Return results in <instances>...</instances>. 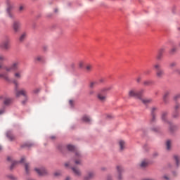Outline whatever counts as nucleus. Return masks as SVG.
<instances>
[{
    "mask_svg": "<svg viewBox=\"0 0 180 180\" xmlns=\"http://www.w3.org/2000/svg\"><path fill=\"white\" fill-rule=\"evenodd\" d=\"M110 88H104L100 91L98 94L99 101H105L106 99V94H108V91H110Z\"/></svg>",
    "mask_w": 180,
    "mask_h": 180,
    "instance_id": "obj_1",
    "label": "nucleus"
},
{
    "mask_svg": "<svg viewBox=\"0 0 180 180\" xmlns=\"http://www.w3.org/2000/svg\"><path fill=\"white\" fill-rule=\"evenodd\" d=\"M129 96H133L137 99H141V92H137L135 90H131L129 93Z\"/></svg>",
    "mask_w": 180,
    "mask_h": 180,
    "instance_id": "obj_2",
    "label": "nucleus"
},
{
    "mask_svg": "<svg viewBox=\"0 0 180 180\" xmlns=\"http://www.w3.org/2000/svg\"><path fill=\"white\" fill-rule=\"evenodd\" d=\"M36 172H37V174L41 176L43 175H46V174H47V172H46V169H34Z\"/></svg>",
    "mask_w": 180,
    "mask_h": 180,
    "instance_id": "obj_3",
    "label": "nucleus"
},
{
    "mask_svg": "<svg viewBox=\"0 0 180 180\" xmlns=\"http://www.w3.org/2000/svg\"><path fill=\"white\" fill-rule=\"evenodd\" d=\"M17 68H18V63H14L10 69L6 68V71H15Z\"/></svg>",
    "mask_w": 180,
    "mask_h": 180,
    "instance_id": "obj_4",
    "label": "nucleus"
},
{
    "mask_svg": "<svg viewBox=\"0 0 180 180\" xmlns=\"http://www.w3.org/2000/svg\"><path fill=\"white\" fill-rule=\"evenodd\" d=\"M20 95L26 96V91L25 90H20V91L17 92L16 96H20Z\"/></svg>",
    "mask_w": 180,
    "mask_h": 180,
    "instance_id": "obj_5",
    "label": "nucleus"
},
{
    "mask_svg": "<svg viewBox=\"0 0 180 180\" xmlns=\"http://www.w3.org/2000/svg\"><path fill=\"white\" fill-rule=\"evenodd\" d=\"M6 136L9 139V140H11V141L12 140L15 139V136L12 135V133H11V131L7 132Z\"/></svg>",
    "mask_w": 180,
    "mask_h": 180,
    "instance_id": "obj_6",
    "label": "nucleus"
},
{
    "mask_svg": "<svg viewBox=\"0 0 180 180\" xmlns=\"http://www.w3.org/2000/svg\"><path fill=\"white\" fill-rule=\"evenodd\" d=\"M67 148L69 151H74L75 150V146H72V145H68L67 146Z\"/></svg>",
    "mask_w": 180,
    "mask_h": 180,
    "instance_id": "obj_7",
    "label": "nucleus"
},
{
    "mask_svg": "<svg viewBox=\"0 0 180 180\" xmlns=\"http://www.w3.org/2000/svg\"><path fill=\"white\" fill-rule=\"evenodd\" d=\"M13 29L15 32H18V30L19 29V22H14Z\"/></svg>",
    "mask_w": 180,
    "mask_h": 180,
    "instance_id": "obj_8",
    "label": "nucleus"
},
{
    "mask_svg": "<svg viewBox=\"0 0 180 180\" xmlns=\"http://www.w3.org/2000/svg\"><path fill=\"white\" fill-rule=\"evenodd\" d=\"M73 172H75V175H81V172H79V170L77 169L75 167L72 168Z\"/></svg>",
    "mask_w": 180,
    "mask_h": 180,
    "instance_id": "obj_9",
    "label": "nucleus"
},
{
    "mask_svg": "<svg viewBox=\"0 0 180 180\" xmlns=\"http://www.w3.org/2000/svg\"><path fill=\"white\" fill-rule=\"evenodd\" d=\"M82 120L86 123H88V122H91V119L88 116H84Z\"/></svg>",
    "mask_w": 180,
    "mask_h": 180,
    "instance_id": "obj_10",
    "label": "nucleus"
},
{
    "mask_svg": "<svg viewBox=\"0 0 180 180\" xmlns=\"http://www.w3.org/2000/svg\"><path fill=\"white\" fill-rule=\"evenodd\" d=\"M167 150H171V141L168 140L166 142Z\"/></svg>",
    "mask_w": 180,
    "mask_h": 180,
    "instance_id": "obj_11",
    "label": "nucleus"
},
{
    "mask_svg": "<svg viewBox=\"0 0 180 180\" xmlns=\"http://www.w3.org/2000/svg\"><path fill=\"white\" fill-rule=\"evenodd\" d=\"M147 165H148V162H147V161L146 160H143L141 164V167L142 168H144V167H147Z\"/></svg>",
    "mask_w": 180,
    "mask_h": 180,
    "instance_id": "obj_12",
    "label": "nucleus"
},
{
    "mask_svg": "<svg viewBox=\"0 0 180 180\" xmlns=\"http://www.w3.org/2000/svg\"><path fill=\"white\" fill-rule=\"evenodd\" d=\"M164 75V72H162V70H158L157 72V76L160 77H162Z\"/></svg>",
    "mask_w": 180,
    "mask_h": 180,
    "instance_id": "obj_13",
    "label": "nucleus"
},
{
    "mask_svg": "<svg viewBox=\"0 0 180 180\" xmlns=\"http://www.w3.org/2000/svg\"><path fill=\"white\" fill-rule=\"evenodd\" d=\"M11 103H12V100L11 98H6L4 101V105H9Z\"/></svg>",
    "mask_w": 180,
    "mask_h": 180,
    "instance_id": "obj_14",
    "label": "nucleus"
},
{
    "mask_svg": "<svg viewBox=\"0 0 180 180\" xmlns=\"http://www.w3.org/2000/svg\"><path fill=\"white\" fill-rule=\"evenodd\" d=\"M175 161H176V164L178 167V165H179V157H178V155H174V157Z\"/></svg>",
    "mask_w": 180,
    "mask_h": 180,
    "instance_id": "obj_15",
    "label": "nucleus"
},
{
    "mask_svg": "<svg viewBox=\"0 0 180 180\" xmlns=\"http://www.w3.org/2000/svg\"><path fill=\"white\" fill-rule=\"evenodd\" d=\"M120 150H123L124 147V141H120Z\"/></svg>",
    "mask_w": 180,
    "mask_h": 180,
    "instance_id": "obj_16",
    "label": "nucleus"
},
{
    "mask_svg": "<svg viewBox=\"0 0 180 180\" xmlns=\"http://www.w3.org/2000/svg\"><path fill=\"white\" fill-rule=\"evenodd\" d=\"M143 103H144V105H147V103H150V102H151V100H148V99H146V100H142Z\"/></svg>",
    "mask_w": 180,
    "mask_h": 180,
    "instance_id": "obj_17",
    "label": "nucleus"
},
{
    "mask_svg": "<svg viewBox=\"0 0 180 180\" xmlns=\"http://www.w3.org/2000/svg\"><path fill=\"white\" fill-rule=\"evenodd\" d=\"M86 70L87 71H91V70H92V65H87L86 67Z\"/></svg>",
    "mask_w": 180,
    "mask_h": 180,
    "instance_id": "obj_18",
    "label": "nucleus"
},
{
    "mask_svg": "<svg viewBox=\"0 0 180 180\" xmlns=\"http://www.w3.org/2000/svg\"><path fill=\"white\" fill-rule=\"evenodd\" d=\"M98 83L96 82H92L91 84H90V86L91 88H94V86H95V85H96Z\"/></svg>",
    "mask_w": 180,
    "mask_h": 180,
    "instance_id": "obj_19",
    "label": "nucleus"
},
{
    "mask_svg": "<svg viewBox=\"0 0 180 180\" xmlns=\"http://www.w3.org/2000/svg\"><path fill=\"white\" fill-rule=\"evenodd\" d=\"M26 37V34H22V36L20 37V41H23V39Z\"/></svg>",
    "mask_w": 180,
    "mask_h": 180,
    "instance_id": "obj_20",
    "label": "nucleus"
},
{
    "mask_svg": "<svg viewBox=\"0 0 180 180\" xmlns=\"http://www.w3.org/2000/svg\"><path fill=\"white\" fill-rule=\"evenodd\" d=\"M19 162H13V163L11 166V169H13V167H15V164H18Z\"/></svg>",
    "mask_w": 180,
    "mask_h": 180,
    "instance_id": "obj_21",
    "label": "nucleus"
},
{
    "mask_svg": "<svg viewBox=\"0 0 180 180\" xmlns=\"http://www.w3.org/2000/svg\"><path fill=\"white\" fill-rule=\"evenodd\" d=\"M79 67L80 68H82V67H84V61H80V62L79 63Z\"/></svg>",
    "mask_w": 180,
    "mask_h": 180,
    "instance_id": "obj_22",
    "label": "nucleus"
},
{
    "mask_svg": "<svg viewBox=\"0 0 180 180\" xmlns=\"http://www.w3.org/2000/svg\"><path fill=\"white\" fill-rule=\"evenodd\" d=\"M25 171L26 172H29V165L25 164Z\"/></svg>",
    "mask_w": 180,
    "mask_h": 180,
    "instance_id": "obj_23",
    "label": "nucleus"
},
{
    "mask_svg": "<svg viewBox=\"0 0 180 180\" xmlns=\"http://www.w3.org/2000/svg\"><path fill=\"white\" fill-rule=\"evenodd\" d=\"M117 169L118 172H120V171H122V167L120 166H117Z\"/></svg>",
    "mask_w": 180,
    "mask_h": 180,
    "instance_id": "obj_24",
    "label": "nucleus"
},
{
    "mask_svg": "<svg viewBox=\"0 0 180 180\" xmlns=\"http://www.w3.org/2000/svg\"><path fill=\"white\" fill-rule=\"evenodd\" d=\"M155 68L156 70H160V65H158V64L155 65Z\"/></svg>",
    "mask_w": 180,
    "mask_h": 180,
    "instance_id": "obj_25",
    "label": "nucleus"
},
{
    "mask_svg": "<svg viewBox=\"0 0 180 180\" xmlns=\"http://www.w3.org/2000/svg\"><path fill=\"white\" fill-rule=\"evenodd\" d=\"M15 77H16L17 78H20V75H19V73H15Z\"/></svg>",
    "mask_w": 180,
    "mask_h": 180,
    "instance_id": "obj_26",
    "label": "nucleus"
},
{
    "mask_svg": "<svg viewBox=\"0 0 180 180\" xmlns=\"http://www.w3.org/2000/svg\"><path fill=\"white\" fill-rule=\"evenodd\" d=\"M20 164L25 162V158H22L20 160Z\"/></svg>",
    "mask_w": 180,
    "mask_h": 180,
    "instance_id": "obj_27",
    "label": "nucleus"
},
{
    "mask_svg": "<svg viewBox=\"0 0 180 180\" xmlns=\"http://www.w3.org/2000/svg\"><path fill=\"white\" fill-rule=\"evenodd\" d=\"M54 175H55V176H58V175H60V173L56 172V173L54 174Z\"/></svg>",
    "mask_w": 180,
    "mask_h": 180,
    "instance_id": "obj_28",
    "label": "nucleus"
},
{
    "mask_svg": "<svg viewBox=\"0 0 180 180\" xmlns=\"http://www.w3.org/2000/svg\"><path fill=\"white\" fill-rule=\"evenodd\" d=\"M5 112V110H0V115H2V113H4Z\"/></svg>",
    "mask_w": 180,
    "mask_h": 180,
    "instance_id": "obj_29",
    "label": "nucleus"
},
{
    "mask_svg": "<svg viewBox=\"0 0 180 180\" xmlns=\"http://www.w3.org/2000/svg\"><path fill=\"white\" fill-rule=\"evenodd\" d=\"M7 160H8V161H11V160H12V158L8 157V158H7Z\"/></svg>",
    "mask_w": 180,
    "mask_h": 180,
    "instance_id": "obj_30",
    "label": "nucleus"
},
{
    "mask_svg": "<svg viewBox=\"0 0 180 180\" xmlns=\"http://www.w3.org/2000/svg\"><path fill=\"white\" fill-rule=\"evenodd\" d=\"M144 84H145V85H148L149 82H145Z\"/></svg>",
    "mask_w": 180,
    "mask_h": 180,
    "instance_id": "obj_31",
    "label": "nucleus"
},
{
    "mask_svg": "<svg viewBox=\"0 0 180 180\" xmlns=\"http://www.w3.org/2000/svg\"><path fill=\"white\" fill-rule=\"evenodd\" d=\"M165 114H163L162 116V118L163 120H165Z\"/></svg>",
    "mask_w": 180,
    "mask_h": 180,
    "instance_id": "obj_32",
    "label": "nucleus"
},
{
    "mask_svg": "<svg viewBox=\"0 0 180 180\" xmlns=\"http://www.w3.org/2000/svg\"><path fill=\"white\" fill-rule=\"evenodd\" d=\"M22 9H23V6H21L20 7V11H22Z\"/></svg>",
    "mask_w": 180,
    "mask_h": 180,
    "instance_id": "obj_33",
    "label": "nucleus"
},
{
    "mask_svg": "<svg viewBox=\"0 0 180 180\" xmlns=\"http://www.w3.org/2000/svg\"><path fill=\"white\" fill-rule=\"evenodd\" d=\"M70 104L71 105H72V100L70 101Z\"/></svg>",
    "mask_w": 180,
    "mask_h": 180,
    "instance_id": "obj_34",
    "label": "nucleus"
},
{
    "mask_svg": "<svg viewBox=\"0 0 180 180\" xmlns=\"http://www.w3.org/2000/svg\"><path fill=\"white\" fill-rule=\"evenodd\" d=\"M14 84H15V86H18V83L16 82H14Z\"/></svg>",
    "mask_w": 180,
    "mask_h": 180,
    "instance_id": "obj_35",
    "label": "nucleus"
},
{
    "mask_svg": "<svg viewBox=\"0 0 180 180\" xmlns=\"http://www.w3.org/2000/svg\"><path fill=\"white\" fill-rule=\"evenodd\" d=\"M68 165H69L68 163H65V167H68Z\"/></svg>",
    "mask_w": 180,
    "mask_h": 180,
    "instance_id": "obj_36",
    "label": "nucleus"
},
{
    "mask_svg": "<svg viewBox=\"0 0 180 180\" xmlns=\"http://www.w3.org/2000/svg\"><path fill=\"white\" fill-rule=\"evenodd\" d=\"M155 110V108H153L152 110V113H153V112Z\"/></svg>",
    "mask_w": 180,
    "mask_h": 180,
    "instance_id": "obj_37",
    "label": "nucleus"
},
{
    "mask_svg": "<svg viewBox=\"0 0 180 180\" xmlns=\"http://www.w3.org/2000/svg\"><path fill=\"white\" fill-rule=\"evenodd\" d=\"M75 164H79V161H75Z\"/></svg>",
    "mask_w": 180,
    "mask_h": 180,
    "instance_id": "obj_38",
    "label": "nucleus"
},
{
    "mask_svg": "<svg viewBox=\"0 0 180 180\" xmlns=\"http://www.w3.org/2000/svg\"><path fill=\"white\" fill-rule=\"evenodd\" d=\"M4 49H8V46H7V45H5V46H4Z\"/></svg>",
    "mask_w": 180,
    "mask_h": 180,
    "instance_id": "obj_39",
    "label": "nucleus"
},
{
    "mask_svg": "<svg viewBox=\"0 0 180 180\" xmlns=\"http://www.w3.org/2000/svg\"><path fill=\"white\" fill-rule=\"evenodd\" d=\"M0 60H4V57L0 56Z\"/></svg>",
    "mask_w": 180,
    "mask_h": 180,
    "instance_id": "obj_40",
    "label": "nucleus"
},
{
    "mask_svg": "<svg viewBox=\"0 0 180 180\" xmlns=\"http://www.w3.org/2000/svg\"><path fill=\"white\" fill-rule=\"evenodd\" d=\"M165 179H168V177H167L166 176H164Z\"/></svg>",
    "mask_w": 180,
    "mask_h": 180,
    "instance_id": "obj_41",
    "label": "nucleus"
},
{
    "mask_svg": "<svg viewBox=\"0 0 180 180\" xmlns=\"http://www.w3.org/2000/svg\"><path fill=\"white\" fill-rule=\"evenodd\" d=\"M92 176V174H89V178H91Z\"/></svg>",
    "mask_w": 180,
    "mask_h": 180,
    "instance_id": "obj_42",
    "label": "nucleus"
},
{
    "mask_svg": "<svg viewBox=\"0 0 180 180\" xmlns=\"http://www.w3.org/2000/svg\"><path fill=\"white\" fill-rule=\"evenodd\" d=\"M65 180H70V177H67Z\"/></svg>",
    "mask_w": 180,
    "mask_h": 180,
    "instance_id": "obj_43",
    "label": "nucleus"
},
{
    "mask_svg": "<svg viewBox=\"0 0 180 180\" xmlns=\"http://www.w3.org/2000/svg\"><path fill=\"white\" fill-rule=\"evenodd\" d=\"M37 60H38V61H40V58H38Z\"/></svg>",
    "mask_w": 180,
    "mask_h": 180,
    "instance_id": "obj_44",
    "label": "nucleus"
},
{
    "mask_svg": "<svg viewBox=\"0 0 180 180\" xmlns=\"http://www.w3.org/2000/svg\"><path fill=\"white\" fill-rule=\"evenodd\" d=\"M165 98H167V96H164V99H165Z\"/></svg>",
    "mask_w": 180,
    "mask_h": 180,
    "instance_id": "obj_45",
    "label": "nucleus"
},
{
    "mask_svg": "<svg viewBox=\"0 0 180 180\" xmlns=\"http://www.w3.org/2000/svg\"><path fill=\"white\" fill-rule=\"evenodd\" d=\"M22 105H25V101H22Z\"/></svg>",
    "mask_w": 180,
    "mask_h": 180,
    "instance_id": "obj_46",
    "label": "nucleus"
},
{
    "mask_svg": "<svg viewBox=\"0 0 180 180\" xmlns=\"http://www.w3.org/2000/svg\"><path fill=\"white\" fill-rule=\"evenodd\" d=\"M145 74H148V72H146Z\"/></svg>",
    "mask_w": 180,
    "mask_h": 180,
    "instance_id": "obj_47",
    "label": "nucleus"
},
{
    "mask_svg": "<svg viewBox=\"0 0 180 180\" xmlns=\"http://www.w3.org/2000/svg\"><path fill=\"white\" fill-rule=\"evenodd\" d=\"M2 150V147L0 146V150Z\"/></svg>",
    "mask_w": 180,
    "mask_h": 180,
    "instance_id": "obj_48",
    "label": "nucleus"
},
{
    "mask_svg": "<svg viewBox=\"0 0 180 180\" xmlns=\"http://www.w3.org/2000/svg\"><path fill=\"white\" fill-rule=\"evenodd\" d=\"M51 139H54V136H52Z\"/></svg>",
    "mask_w": 180,
    "mask_h": 180,
    "instance_id": "obj_49",
    "label": "nucleus"
},
{
    "mask_svg": "<svg viewBox=\"0 0 180 180\" xmlns=\"http://www.w3.org/2000/svg\"><path fill=\"white\" fill-rule=\"evenodd\" d=\"M161 51H162V50H160V53H161Z\"/></svg>",
    "mask_w": 180,
    "mask_h": 180,
    "instance_id": "obj_50",
    "label": "nucleus"
},
{
    "mask_svg": "<svg viewBox=\"0 0 180 180\" xmlns=\"http://www.w3.org/2000/svg\"><path fill=\"white\" fill-rule=\"evenodd\" d=\"M178 98V96H176V98Z\"/></svg>",
    "mask_w": 180,
    "mask_h": 180,
    "instance_id": "obj_51",
    "label": "nucleus"
},
{
    "mask_svg": "<svg viewBox=\"0 0 180 180\" xmlns=\"http://www.w3.org/2000/svg\"><path fill=\"white\" fill-rule=\"evenodd\" d=\"M1 66L0 65V68H1Z\"/></svg>",
    "mask_w": 180,
    "mask_h": 180,
    "instance_id": "obj_52",
    "label": "nucleus"
}]
</instances>
